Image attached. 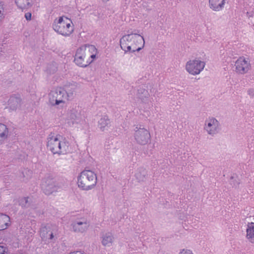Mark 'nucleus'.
<instances>
[{"instance_id": "10", "label": "nucleus", "mask_w": 254, "mask_h": 254, "mask_svg": "<svg viewBox=\"0 0 254 254\" xmlns=\"http://www.w3.org/2000/svg\"><path fill=\"white\" fill-rule=\"evenodd\" d=\"M235 66L237 72L241 74L247 72L251 67L249 59L245 58L244 57H240L236 61Z\"/></svg>"}, {"instance_id": "3", "label": "nucleus", "mask_w": 254, "mask_h": 254, "mask_svg": "<svg viewBox=\"0 0 254 254\" xmlns=\"http://www.w3.org/2000/svg\"><path fill=\"white\" fill-rule=\"evenodd\" d=\"M121 48L126 52L140 51L144 45V39L140 35L131 34L124 36L120 40Z\"/></svg>"}, {"instance_id": "1", "label": "nucleus", "mask_w": 254, "mask_h": 254, "mask_svg": "<svg viewBox=\"0 0 254 254\" xmlns=\"http://www.w3.org/2000/svg\"><path fill=\"white\" fill-rule=\"evenodd\" d=\"M97 49L93 45H85L78 48L74 57V62L78 66L86 67L96 58Z\"/></svg>"}, {"instance_id": "23", "label": "nucleus", "mask_w": 254, "mask_h": 254, "mask_svg": "<svg viewBox=\"0 0 254 254\" xmlns=\"http://www.w3.org/2000/svg\"><path fill=\"white\" fill-rule=\"evenodd\" d=\"M28 201V197H24L21 198L20 200V205H21L22 207H25L26 206V204Z\"/></svg>"}, {"instance_id": "16", "label": "nucleus", "mask_w": 254, "mask_h": 254, "mask_svg": "<svg viewBox=\"0 0 254 254\" xmlns=\"http://www.w3.org/2000/svg\"><path fill=\"white\" fill-rule=\"evenodd\" d=\"M145 171L142 170L141 171H139L135 174V177L139 182L143 181L145 176Z\"/></svg>"}, {"instance_id": "17", "label": "nucleus", "mask_w": 254, "mask_h": 254, "mask_svg": "<svg viewBox=\"0 0 254 254\" xmlns=\"http://www.w3.org/2000/svg\"><path fill=\"white\" fill-rule=\"evenodd\" d=\"M208 127H216L218 126V121L214 118L209 119L207 121Z\"/></svg>"}, {"instance_id": "15", "label": "nucleus", "mask_w": 254, "mask_h": 254, "mask_svg": "<svg viewBox=\"0 0 254 254\" xmlns=\"http://www.w3.org/2000/svg\"><path fill=\"white\" fill-rule=\"evenodd\" d=\"M17 6L21 9L27 8L30 4V0H15Z\"/></svg>"}, {"instance_id": "18", "label": "nucleus", "mask_w": 254, "mask_h": 254, "mask_svg": "<svg viewBox=\"0 0 254 254\" xmlns=\"http://www.w3.org/2000/svg\"><path fill=\"white\" fill-rule=\"evenodd\" d=\"M8 131L7 128H5L4 130L0 133V142L5 139L8 135Z\"/></svg>"}, {"instance_id": "20", "label": "nucleus", "mask_w": 254, "mask_h": 254, "mask_svg": "<svg viewBox=\"0 0 254 254\" xmlns=\"http://www.w3.org/2000/svg\"><path fill=\"white\" fill-rule=\"evenodd\" d=\"M178 254H194L192 251L188 249H183L180 250Z\"/></svg>"}, {"instance_id": "6", "label": "nucleus", "mask_w": 254, "mask_h": 254, "mask_svg": "<svg viewBox=\"0 0 254 254\" xmlns=\"http://www.w3.org/2000/svg\"><path fill=\"white\" fill-rule=\"evenodd\" d=\"M41 185L42 190L47 195H50L57 191L59 189V187L56 185L54 179L50 177L44 178Z\"/></svg>"}, {"instance_id": "7", "label": "nucleus", "mask_w": 254, "mask_h": 254, "mask_svg": "<svg viewBox=\"0 0 254 254\" xmlns=\"http://www.w3.org/2000/svg\"><path fill=\"white\" fill-rule=\"evenodd\" d=\"M205 63L198 60H190L186 64V69L192 75L198 74L204 68Z\"/></svg>"}, {"instance_id": "11", "label": "nucleus", "mask_w": 254, "mask_h": 254, "mask_svg": "<svg viewBox=\"0 0 254 254\" xmlns=\"http://www.w3.org/2000/svg\"><path fill=\"white\" fill-rule=\"evenodd\" d=\"M246 238L248 242L254 244V222H249L246 225Z\"/></svg>"}, {"instance_id": "9", "label": "nucleus", "mask_w": 254, "mask_h": 254, "mask_svg": "<svg viewBox=\"0 0 254 254\" xmlns=\"http://www.w3.org/2000/svg\"><path fill=\"white\" fill-rule=\"evenodd\" d=\"M134 137L139 144L145 145L149 141L150 135L149 131L145 128H139L135 131Z\"/></svg>"}, {"instance_id": "19", "label": "nucleus", "mask_w": 254, "mask_h": 254, "mask_svg": "<svg viewBox=\"0 0 254 254\" xmlns=\"http://www.w3.org/2000/svg\"><path fill=\"white\" fill-rule=\"evenodd\" d=\"M206 130L209 134L212 136L214 135L218 132L217 128H206Z\"/></svg>"}, {"instance_id": "21", "label": "nucleus", "mask_w": 254, "mask_h": 254, "mask_svg": "<svg viewBox=\"0 0 254 254\" xmlns=\"http://www.w3.org/2000/svg\"><path fill=\"white\" fill-rule=\"evenodd\" d=\"M0 254H9L7 248L3 246H0Z\"/></svg>"}, {"instance_id": "2", "label": "nucleus", "mask_w": 254, "mask_h": 254, "mask_svg": "<svg viewBox=\"0 0 254 254\" xmlns=\"http://www.w3.org/2000/svg\"><path fill=\"white\" fill-rule=\"evenodd\" d=\"M47 148L54 154H65L69 151V143L61 135L50 133L47 137Z\"/></svg>"}, {"instance_id": "5", "label": "nucleus", "mask_w": 254, "mask_h": 254, "mask_svg": "<svg viewBox=\"0 0 254 254\" xmlns=\"http://www.w3.org/2000/svg\"><path fill=\"white\" fill-rule=\"evenodd\" d=\"M54 30L64 36H70L74 31V25L71 20L66 16H61L55 20Z\"/></svg>"}, {"instance_id": "14", "label": "nucleus", "mask_w": 254, "mask_h": 254, "mask_svg": "<svg viewBox=\"0 0 254 254\" xmlns=\"http://www.w3.org/2000/svg\"><path fill=\"white\" fill-rule=\"evenodd\" d=\"M114 238L112 234L106 233L102 237V244L105 247H111L114 242Z\"/></svg>"}, {"instance_id": "22", "label": "nucleus", "mask_w": 254, "mask_h": 254, "mask_svg": "<svg viewBox=\"0 0 254 254\" xmlns=\"http://www.w3.org/2000/svg\"><path fill=\"white\" fill-rule=\"evenodd\" d=\"M192 217L190 215H188L186 214H183L180 216V219L185 222H188L189 223V219L191 218Z\"/></svg>"}, {"instance_id": "27", "label": "nucleus", "mask_w": 254, "mask_h": 254, "mask_svg": "<svg viewBox=\"0 0 254 254\" xmlns=\"http://www.w3.org/2000/svg\"><path fill=\"white\" fill-rule=\"evenodd\" d=\"M50 239H51V240H52V239H53V238H54V235H53V233H51V234H50Z\"/></svg>"}, {"instance_id": "4", "label": "nucleus", "mask_w": 254, "mask_h": 254, "mask_svg": "<svg viewBox=\"0 0 254 254\" xmlns=\"http://www.w3.org/2000/svg\"><path fill=\"white\" fill-rule=\"evenodd\" d=\"M97 183V175L90 170H83L77 177V186L79 188L84 190L93 189L96 186Z\"/></svg>"}, {"instance_id": "25", "label": "nucleus", "mask_w": 254, "mask_h": 254, "mask_svg": "<svg viewBox=\"0 0 254 254\" xmlns=\"http://www.w3.org/2000/svg\"><path fill=\"white\" fill-rule=\"evenodd\" d=\"M25 17L27 20H30L31 19V13L30 12L26 13Z\"/></svg>"}, {"instance_id": "29", "label": "nucleus", "mask_w": 254, "mask_h": 254, "mask_svg": "<svg viewBox=\"0 0 254 254\" xmlns=\"http://www.w3.org/2000/svg\"><path fill=\"white\" fill-rule=\"evenodd\" d=\"M62 102V101H60V100H59V101L57 100V101H56V104H59L60 102Z\"/></svg>"}, {"instance_id": "28", "label": "nucleus", "mask_w": 254, "mask_h": 254, "mask_svg": "<svg viewBox=\"0 0 254 254\" xmlns=\"http://www.w3.org/2000/svg\"><path fill=\"white\" fill-rule=\"evenodd\" d=\"M249 94H252V95H254V90L253 91H250Z\"/></svg>"}, {"instance_id": "30", "label": "nucleus", "mask_w": 254, "mask_h": 254, "mask_svg": "<svg viewBox=\"0 0 254 254\" xmlns=\"http://www.w3.org/2000/svg\"><path fill=\"white\" fill-rule=\"evenodd\" d=\"M102 0L104 1H109V0Z\"/></svg>"}, {"instance_id": "24", "label": "nucleus", "mask_w": 254, "mask_h": 254, "mask_svg": "<svg viewBox=\"0 0 254 254\" xmlns=\"http://www.w3.org/2000/svg\"><path fill=\"white\" fill-rule=\"evenodd\" d=\"M3 7L2 4L0 3V21L3 18Z\"/></svg>"}, {"instance_id": "13", "label": "nucleus", "mask_w": 254, "mask_h": 254, "mask_svg": "<svg viewBox=\"0 0 254 254\" xmlns=\"http://www.w3.org/2000/svg\"><path fill=\"white\" fill-rule=\"evenodd\" d=\"M10 224V217L4 214L0 213V231L6 229Z\"/></svg>"}, {"instance_id": "26", "label": "nucleus", "mask_w": 254, "mask_h": 254, "mask_svg": "<svg viewBox=\"0 0 254 254\" xmlns=\"http://www.w3.org/2000/svg\"><path fill=\"white\" fill-rule=\"evenodd\" d=\"M68 254H84L83 252L81 251H76L73 252H71Z\"/></svg>"}, {"instance_id": "8", "label": "nucleus", "mask_w": 254, "mask_h": 254, "mask_svg": "<svg viewBox=\"0 0 254 254\" xmlns=\"http://www.w3.org/2000/svg\"><path fill=\"white\" fill-rule=\"evenodd\" d=\"M71 226L74 232L83 233L88 230L90 223L86 217H82L74 221Z\"/></svg>"}, {"instance_id": "12", "label": "nucleus", "mask_w": 254, "mask_h": 254, "mask_svg": "<svg viewBox=\"0 0 254 254\" xmlns=\"http://www.w3.org/2000/svg\"><path fill=\"white\" fill-rule=\"evenodd\" d=\"M210 8L214 11H219L222 9L225 4V0H209Z\"/></svg>"}]
</instances>
